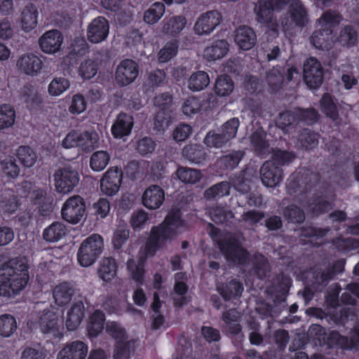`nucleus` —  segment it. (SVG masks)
<instances>
[{
    "label": "nucleus",
    "mask_w": 359,
    "mask_h": 359,
    "mask_svg": "<svg viewBox=\"0 0 359 359\" xmlns=\"http://www.w3.org/2000/svg\"><path fill=\"white\" fill-rule=\"evenodd\" d=\"M25 258H13L0 268V296L18 294L26 286L29 276Z\"/></svg>",
    "instance_id": "1"
},
{
    "label": "nucleus",
    "mask_w": 359,
    "mask_h": 359,
    "mask_svg": "<svg viewBox=\"0 0 359 359\" xmlns=\"http://www.w3.org/2000/svg\"><path fill=\"white\" fill-rule=\"evenodd\" d=\"M184 229L185 223L182 219L180 212H170L160 225L151 229L144 249L146 257L153 256Z\"/></svg>",
    "instance_id": "2"
},
{
    "label": "nucleus",
    "mask_w": 359,
    "mask_h": 359,
    "mask_svg": "<svg viewBox=\"0 0 359 359\" xmlns=\"http://www.w3.org/2000/svg\"><path fill=\"white\" fill-rule=\"evenodd\" d=\"M340 16L335 12L325 13L319 20L320 27L311 37V43L318 49H328L334 43L332 35V28L340 22Z\"/></svg>",
    "instance_id": "3"
},
{
    "label": "nucleus",
    "mask_w": 359,
    "mask_h": 359,
    "mask_svg": "<svg viewBox=\"0 0 359 359\" xmlns=\"http://www.w3.org/2000/svg\"><path fill=\"white\" fill-rule=\"evenodd\" d=\"M288 1L271 0V2H269L266 0H260L255 4L254 11L257 20L260 23L267 24V33L273 37L278 35V25L272 21L273 11L283 8L287 6Z\"/></svg>",
    "instance_id": "4"
},
{
    "label": "nucleus",
    "mask_w": 359,
    "mask_h": 359,
    "mask_svg": "<svg viewBox=\"0 0 359 359\" xmlns=\"http://www.w3.org/2000/svg\"><path fill=\"white\" fill-rule=\"evenodd\" d=\"M104 243L102 236L92 234L86 238L80 245L77 253V260L83 267L93 264L101 254Z\"/></svg>",
    "instance_id": "5"
},
{
    "label": "nucleus",
    "mask_w": 359,
    "mask_h": 359,
    "mask_svg": "<svg viewBox=\"0 0 359 359\" xmlns=\"http://www.w3.org/2000/svg\"><path fill=\"white\" fill-rule=\"evenodd\" d=\"M106 330L116 340L114 359H128L135 349V341L128 340L124 329L115 322H108Z\"/></svg>",
    "instance_id": "6"
},
{
    "label": "nucleus",
    "mask_w": 359,
    "mask_h": 359,
    "mask_svg": "<svg viewBox=\"0 0 359 359\" xmlns=\"http://www.w3.org/2000/svg\"><path fill=\"white\" fill-rule=\"evenodd\" d=\"M55 190L67 194L73 191L79 182L78 172L71 166L58 168L53 175Z\"/></svg>",
    "instance_id": "7"
},
{
    "label": "nucleus",
    "mask_w": 359,
    "mask_h": 359,
    "mask_svg": "<svg viewBox=\"0 0 359 359\" xmlns=\"http://www.w3.org/2000/svg\"><path fill=\"white\" fill-rule=\"evenodd\" d=\"M306 21V15L304 8L300 1L294 0L288 6L287 13L281 20V25L285 32L296 28L300 29Z\"/></svg>",
    "instance_id": "8"
},
{
    "label": "nucleus",
    "mask_w": 359,
    "mask_h": 359,
    "mask_svg": "<svg viewBox=\"0 0 359 359\" xmlns=\"http://www.w3.org/2000/svg\"><path fill=\"white\" fill-rule=\"evenodd\" d=\"M62 218L67 222L76 224L86 213V205L83 198L79 196L69 198L63 204L61 210Z\"/></svg>",
    "instance_id": "9"
},
{
    "label": "nucleus",
    "mask_w": 359,
    "mask_h": 359,
    "mask_svg": "<svg viewBox=\"0 0 359 359\" xmlns=\"http://www.w3.org/2000/svg\"><path fill=\"white\" fill-rule=\"evenodd\" d=\"M222 22V15L217 11H209L201 14L196 19L194 32L198 36L212 34Z\"/></svg>",
    "instance_id": "10"
},
{
    "label": "nucleus",
    "mask_w": 359,
    "mask_h": 359,
    "mask_svg": "<svg viewBox=\"0 0 359 359\" xmlns=\"http://www.w3.org/2000/svg\"><path fill=\"white\" fill-rule=\"evenodd\" d=\"M62 311L51 308L44 311L39 319V325L43 332L50 334L55 337L62 336V322L60 320Z\"/></svg>",
    "instance_id": "11"
},
{
    "label": "nucleus",
    "mask_w": 359,
    "mask_h": 359,
    "mask_svg": "<svg viewBox=\"0 0 359 359\" xmlns=\"http://www.w3.org/2000/svg\"><path fill=\"white\" fill-rule=\"evenodd\" d=\"M304 79L311 89H316L321 86L323 71L320 63L316 58L310 57L304 62Z\"/></svg>",
    "instance_id": "12"
},
{
    "label": "nucleus",
    "mask_w": 359,
    "mask_h": 359,
    "mask_svg": "<svg viewBox=\"0 0 359 359\" xmlns=\"http://www.w3.org/2000/svg\"><path fill=\"white\" fill-rule=\"evenodd\" d=\"M16 67L21 73L34 77L41 74L43 62L37 55L33 53H27L18 57Z\"/></svg>",
    "instance_id": "13"
},
{
    "label": "nucleus",
    "mask_w": 359,
    "mask_h": 359,
    "mask_svg": "<svg viewBox=\"0 0 359 359\" xmlns=\"http://www.w3.org/2000/svg\"><path fill=\"white\" fill-rule=\"evenodd\" d=\"M109 33V23L108 20L99 16L93 19L88 25L86 36L93 43H99L105 41Z\"/></svg>",
    "instance_id": "14"
},
{
    "label": "nucleus",
    "mask_w": 359,
    "mask_h": 359,
    "mask_svg": "<svg viewBox=\"0 0 359 359\" xmlns=\"http://www.w3.org/2000/svg\"><path fill=\"white\" fill-rule=\"evenodd\" d=\"M62 43V34L56 29L46 32L39 39L41 50L48 55H53L60 51Z\"/></svg>",
    "instance_id": "15"
},
{
    "label": "nucleus",
    "mask_w": 359,
    "mask_h": 359,
    "mask_svg": "<svg viewBox=\"0 0 359 359\" xmlns=\"http://www.w3.org/2000/svg\"><path fill=\"white\" fill-rule=\"evenodd\" d=\"M122 180V172L118 168H109L100 181L102 192L107 196L116 194L120 188Z\"/></svg>",
    "instance_id": "16"
},
{
    "label": "nucleus",
    "mask_w": 359,
    "mask_h": 359,
    "mask_svg": "<svg viewBox=\"0 0 359 359\" xmlns=\"http://www.w3.org/2000/svg\"><path fill=\"white\" fill-rule=\"evenodd\" d=\"M138 75L137 63L132 60H125L117 66L116 81L121 86H127L133 82Z\"/></svg>",
    "instance_id": "17"
},
{
    "label": "nucleus",
    "mask_w": 359,
    "mask_h": 359,
    "mask_svg": "<svg viewBox=\"0 0 359 359\" xmlns=\"http://www.w3.org/2000/svg\"><path fill=\"white\" fill-rule=\"evenodd\" d=\"M220 250L224 253L227 260H231L235 264H245L248 253L235 240L230 239L226 242L218 241Z\"/></svg>",
    "instance_id": "18"
},
{
    "label": "nucleus",
    "mask_w": 359,
    "mask_h": 359,
    "mask_svg": "<svg viewBox=\"0 0 359 359\" xmlns=\"http://www.w3.org/2000/svg\"><path fill=\"white\" fill-rule=\"evenodd\" d=\"M260 178L262 184L267 187H274L283 179L281 170L272 161H266L260 168Z\"/></svg>",
    "instance_id": "19"
},
{
    "label": "nucleus",
    "mask_w": 359,
    "mask_h": 359,
    "mask_svg": "<svg viewBox=\"0 0 359 359\" xmlns=\"http://www.w3.org/2000/svg\"><path fill=\"white\" fill-rule=\"evenodd\" d=\"M164 199V191L157 185L149 186L142 194V204L145 208L150 210L159 208Z\"/></svg>",
    "instance_id": "20"
},
{
    "label": "nucleus",
    "mask_w": 359,
    "mask_h": 359,
    "mask_svg": "<svg viewBox=\"0 0 359 359\" xmlns=\"http://www.w3.org/2000/svg\"><path fill=\"white\" fill-rule=\"evenodd\" d=\"M88 346L82 341H74L67 344L58 353L57 359H85Z\"/></svg>",
    "instance_id": "21"
},
{
    "label": "nucleus",
    "mask_w": 359,
    "mask_h": 359,
    "mask_svg": "<svg viewBox=\"0 0 359 359\" xmlns=\"http://www.w3.org/2000/svg\"><path fill=\"white\" fill-rule=\"evenodd\" d=\"M255 33L249 27H239L235 32L234 41L239 48L248 50L251 49L256 43Z\"/></svg>",
    "instance_id": "22"
},
{
    "label": "nucleus",
    "mask_w": 359,
    "mask_h": 359,
    "mask_svg": "<svg viewBox=\"0 0 359 359\" xmlns=\"http://www.w3.org/2000/svg\"><path fill=\"white\" fill-rule=\"evenodd\" d=\"M229 44L226 40L214 41L203 51V57L208 61H216L223 58L228 53Z\"/></svg>",
    "instance_id": "23"
},
{
    "label": "nucleus",
    "mask_w": 359,
    "mask_h": 359,
    "mask_svg": "<svg viewBox=\"0 0 359 359\" xmlns=\"http://www.w3.org/2000/svg\"><path fill=\"white\" fill-rule=\"evenodd\" d=\"M133 126V119L131 116L120 114L111 127V133L116 138H123L128 136Z\"/></svg>",
    "instance_id": "24"
},
{
    "label": "nucleus",
    "mask_w": 359,
    "mask_h": 359,
    "mask_svg": "<svg viewBox=\"0 0 359 359\" xmlns=\"http://www.w3.org/2000/svg\"><path fill=\"white\" fill-rule=\"evenodd\" d=\"M84 305L81 302L74 304L67 313L65 325L68 330H75L84 316Z\"/></svg>",
    "instance_id": "25"
},
{
    "label": "nucleus",
    "mask_w": 359,
    "mask_h": 359,
    "mask_svg": "<svg viewBox=\"0 0 359 359\" xmlns=\"http://www.w3.org/2000/svg\"><path fill=\"white\" fill-rule=\"evenodd\" d=\"M37 22V11L33 4H29L22 11L21 29L25 32H29L36 27Z\"/></svg>",
    "instance_id": "26"
},
{
    "label": "nucleus",
    "mask_w": 359,
    "mask_h": 359,
    "mask_svg": "<svg viewBox=\"0 0 359 359\" xmlns=\"http://www.w3.org/2000/svg\"><path fill=\"white\" fill-rule=\"evenodd\" d=\"M74 294L73 286L68 283H61L55 285L53 290V297L59 306L69 303Z\"/></svg>",
    "instance_id": "27"
},
{
    "label": "nucleus",
    "mask_w": 359,
    "mask_h": 359,
    "mask_svg": "<svg viewBox=\"0 0 359 359\" xmlns=\"http://www.w3.org/2000/svg\"><path fill=\"white\" fill-rule=\"evenodd\" d=\"M67 233L66 226L60 222H55L44 229L43 238L50 243H55L63 238Z\"/></svg>",
    "instance_id": "28"
},
{
    "label": "nucleus",
    "mask_w": 359,
    "mask_h": 359,
    "mask_svg": "<svg viewBox=\"0 0 359 359\" xmlns=\"http://www.w3.org/2000/svg\"><path fill=\"white\" fill-rule=\"evenodd\" d=\"M99 146V135L95 130L79 131L78 147L85 151H90Z\"/></svg>",
    "instance_id": "29"
},
{
    "label": "nucleus",
    "mask_w": 359,
    "mask_h": 359,
    "mask_svg": "<svg viewBox=\"0 0 359 359\" xmlns=\"http://www.w3.org/2000/svg\"><path fill=\"white\" fill-rule=\"evenodd\" d=\"M331 343L339 346L343 348L359 349V327L356 328L354 334L348 340L346 337L337 332H332L330 336Z\"/></svg>",
    "instance_id": "30"
},
{
    "label": "nucleus",
    "mask_w": 359,
    "mask_h": 359,
    "mask_svg": "<svg viewBox=\"0 0 359 359\" xmlns=\"http://www.w3.org/2000/svg\"><path fill=\"white\" fill-rule=\"evenodd\" d=\"M16 112L10 104H0V130L12 128L15 122Z\"/></svg>",
    "instance_id": "31"
},
{
    "label": "nucleus",
    "mask_w": 359,
    "mask_h": 359,
    "mask_svg": "<svg viewBox=\"0 0 359 359\" xmlns=\"http://www.w3.org/2000/svg\"><path fill=\"white\" fill-rule=\"evenodd\" d=\"M116 264L114 259L104 258L100 262L98 276L102 280L110 282L116 277Z\"/></svg>",
    "instance_id": "32"
},
{
    "label": "nucleus",
    "mask_w": 359,
    "mask_h": 359,
    "mask_svg": "<svg viewBox=\"0 0 359 359\" xmlns=\"http://www.w3.org/2000/svg\"><path fill=\"white\" fill-rule=\"evenodd\" d=\"M186 24V18L181 15L165 18L162 31L165 34L175 35L182 32Z\"/></svg>",
    "instance_id": "33"
},
{
    "label": "nucleus",
    "mask_w": 359,
    "mask_h": 359,
    "mask_svg": "<svg viewBox=\"0 0 359 359\" xmlns=\"http://www.w3.org/2000/svg\"><path fill=\"white\" fill-rule=\"evenodd\" d=\"M70 81L67 78L55 76L48 83L47 93L50 97H59L70 88Z\"/></svg>",
    "instance_id": "34"
},
{
    "label": "nucleus",
    "mask_w": 359,
    "mask_h": 359,
    "mask_svg": "<svg viewBox=\"0 0 359 359\" xmlns=\"http://www.w3.org/2000/svg\"><path fill=\"white\" fill-rule=\"evenodd\" d=\"M104 315L100 311H95L89 318L87 330L90 337L97 336L103 330Z\"/></svg>",
    "instance_id": "35"
},
{
    "label": "nucleus",
    "mask_w": 359,
    "mask_h": 359,
    "mask_svg": "<svg viewBox=\"0 0 359 359\" xmlns=\"http://www.w3.org/2000/svg\"><path fill=\"white\" fill-rule=\"evenodd\" d=\"M127 269L133 280L138 283H143L144 269L141 259L130 258L127 262Z\"/></svg>",
    "instance_id": "36"
},
{
    "label": "nucleus",
    "mask_w": 359,
    "mask_h": 359,
    "mask_svg": "<svg viewBox=\"0 0 359 359\" xmlns=\"http://www.w3.org/2000/svg\"><path fill=\"white\" fill-rule=\"evenodd\" d=\"M18 206V200L11 191H5L0 195V210L13 214L17 210Z\"/></svg>",
    "instance_id": "37"
},
{
    "label": "nucleus",
    "mask_w": 359,
    "mask_h": 359,
    "mask_svg": "<svg viewBox=\"0 0 359 359\" xmlns=\"http://www.w3.org/2000/svg\"><path fill=\"white\" fill-rule=\"evenodd\" d=\"M210 83L208 74L203 71L193 73L189 77L188 87L192 91H200L206 88Z\"/></svg>",
    "instance_id": "38"
},
{
    "label": "nucleus",
    "mask_w": 359,
    "mask_h": 359,
    "mask_svg": "<svg viewBox=\"0 0 359 359\" xmlns=\"http://www.w3.org/2000/svg\"><path fill=\"white\" fill-rule=\"evenodd\" d=\"M266 133L262 128L257 129L252 135L250 141L255 151L259 154H264L268 150L269 144L266 140Z\"/></svg>",
    "instance_id": "39"
},
{
    "label": "nucleus",
    "mask_w": 359,
    "mask_h": 359,
    "mask_svg": "<svg viewBox=\"0 0 359 359\" xmlns=\"http://www.w3.org/2000/svg\"><path fill=\"white\" fill-rule=\"evenodd\" d=\"M203 102L204 100H201L200 98L195 97L187 98L182 107L184 114L191 117L201 112L202 110L206 108Z\"/></svg>",
    "instance_id": "40"
},
{
    "label": "nucleus",
    "mask_w": 359,
    "mask_h": 359,
    "mask_svg": "<svg viewBox=\"0 0 359 359\" xmlns=\"http://www.w3.org/2000/svg\"><path fill=\"white\" fill-rule=\"evenodd\" d=\"M175 175L182 182L185 184H195L202 177V174L199 170L184 167L179 168Z\"/></svg>",
    "instance_id": "41"
},
{
    "label": "nucleus",
    "mask_w": 359,
    "mask_h": 359,
    "mask_svg": "<svg viewBox=\"0 0 359 359\" xmlns=\"http://www.w3.org/2000/svg\"><path fill=\"white\" fill-rule=\"evenodd\" d=\"M15 318L10 314L0 316V335L4 337H9L17 330Z\"/></svg>",
    "instance_id": "42"
},
{
    "label": "nucleus",
    "mask_w": 359,
    "mask_h": 359,
    "mask_svg": "<svg viewBox=\"0 0 359 359\" xmlns=\"http://www.w3.org/2000/svg\"><path fill=\"white\" fill-rule=\"evenodd\" d=\"M109 159L110 156L107 151H95L93 154L90 159V168L95 172L102 171L109 164Z\"/></svg>",
    "instance_id": "43"
},
{
    "label": "nucleus",
    "mask_w": 359,
    "mask_h": 359,
    "mask_svg": "<svg viewBox=\"0 0 359 359\" xmlns=\"http://www.w3.org/2000/svg\"><path fill=\"white\" fill-rule=\"evenodd\" d=\"M20 97L30 110L36 109L42 102L40 95L29 86H24L21 89Z\"/></svg>",
    "instance_id": "44"
},
{
    "label": "nucleus",
    "mask_w": 359,
    "mask_h": 359,
    "mask_svg": "<svg viewBox=\"0 0 359 359\" xmlns=\"http://www.w3.org/2000/svg\"><path fill=\"white\" fill-rule=\"evenodd\" d=\"M164 13L165 6L162 3L156 2L145 11L144 20L147 24H155L163 17Z\"/></svg>",
    "instance_id": "45"
},
{
    "label": "nucleus",
    "mask_w": 359,
    "mask_h": 359,
    "mask_svg": "<svg viewBox=\"0 0 359 359\" xmlns=\"http://www.w3.org/2000/svg\"><path fill=\"white\" fill-rule=\"evenodd\" d=\"M178 41L172 39L167 42L158 53V60L159 62H167L173 58L177 53Z\"/></svg>",
    "instance_id": "46"
},
{
    "label": "nucleus",
    "mask_w": 359,
    "mask_h": 359,
    "mask_svg": "<svg viewBox=\"0 0 359 359\" xmlns=\"http://www.w3.org/2000/svg\"><path fill=\"white\" fill-rule=\"evenodd\" d=\"M17 156L20 162L27 168L32 167L37 160L36 152L27 146L20 147L17 150Z\"/></svg>",
    "instance_id": "47"
},
{
    "label": "nucleus",
    "mask_w": 359,
    "mask_h": 359,
    "mask_svg": "<svg viewBox=\"0 0 359 359\" xmlns=\"http://www.w3.org/2000/svg\"><path fill=\"white\" fill-rule=\"evenodd\" d=\"M87 108V100L85 97L80 94L73 95L68 104V111L72 115H80L83 113Z\"/></svg>",
    "instance_id": "48"
},
{
    "label": "nucleus",
    "mask_w": 359,
    "mask_h": 359,
    "mask_svg": "<svg viewBox=\"0 0 359 359\" xmlns=\"http://www.w3.org/2000/svg\"><path fill=\"white\" fill-rule=\"evenodd\" d=\"M233 88L232 80L226 75L218 77L215 84V93L222 97L230 95Z\"/></svg>",
    "instance_id": "49"
},
{
    "label": "nucleus",
    "mask_w": 359,
    "mask_h": 359,
    "mask_svg": "<svg viewBox=\"0 0 359 359\" xmlns=\"http://www.w3.org/2000/svg\"><path fill=\"white\" fill-rule=\"evenodd\" d=\"M0 165L1 171L6 177L14 179L20 175V169L14 157H6L1 161Z\"/></svg>",
    "instance_id": "50"
},
{
    "label": "nucleus",
    "mask_w": 359,
    "mask_h": 359,
    "mask_svg": "<svg viewBox=\"0 0 359 359\" xmlns=\"http://www.w3.org/2000/svg\"><path fill=\"white\" fill-rule=\"evenodd\" d=\"M320 109L333 121H336L338 117L336 105L328 93L323 95L320 100Z\"/></svg>",
    "instance_id": "51"
},
{
    "label": "nucleus",
    "mask_w": 359,
    "mask_h": 359,
    "mask_svg": "<svg viewBox=\"0 0 359 359\" xmlns=\"http://www.w3.org/2000/svg\"><path fill=\"white\" fill-rule=\"evenodd\" d=\"M357 33L350 26H346L340 32L337 38L339 43L344 46L351 47L357 42Z\"/></svg>",
    "instance_id": "52"
},
{
    "label": "nucleus",
    "mask_w": 359,
    "mask_h": 359,
    "mask_svg": "<svg viewBox=\"0 0 359 359\" xmlns=\"http://www.w3.org/2000/svg\"><path fill=\"white\" fill-rule=\"evenodd\" d=\"M223 319L226 324V330L231 333H238L241 331L240 325L238 323L239 314L236 310H229L223 315Z\"/></svg>",
    "instance_id": "53"
},
{
    "label": "nucleus",
    "mask_w": 359,
    "mask_h": 359,
    "mask_svg": "<svg viewBox=\"0 0 359 359\" xmlns=\"http://www.w3.org/2000/svg\"><path fill=\"white\" fill-rule=\"evenodd\" d=\"M238 126V119L232 118L223 125L219 133L222 135V138L227 143L229 141L236 137Z\"/></svg>",
    "instance_id": "54"
},
{
    "label": "nucleus",
    "mask_w": 359,
    "mask_h": 359,
    "mask_svg": "<svg viewBox=\"0 0 359 359\" xmlns=\"http://www.w3.org/2000/svg\"><path fill=\"white\" fill-rule=\"evenodd\" d=\"M230 185L226 182L217 184L205 191L207 198H219L229 194Z\"/></svg>",
    "instance_id": "55"
},
{
    "label": "nucleus",
    "mask_w": 359,
    "mask_h": 359,
    "mask_svg": "<svg viewBox=\"0 0 359 359\" xmlns=\"http://www.w3.org/2000/svg\"><path fill=\"white\" fill-rule=\"evenodd\" d=\"M217 289L226 299L241 296L243 290L240 283L235 280L231 281L225 287H218Z\"/></svg>",
    "instance_id": "56"
},
{
    "label": "nucleus",
    "mask_w": 359,
    "mask_h": 359,
    "mask_svg": "<svg viewBox=\"0 0 359 359\" xmlns=\"http://www.w3.org/2000/svg\"><path fill=\"white\" fill-rule=\"evenodd\" d=\"M22 187L25 191L27 192L25 196L34 204L39 203L45 196V191L43 190L32 185L29 182H25Z\"/></svg>",
    "instance_id": "57"
},
{
    "label": "nucleus",
    "mask_w": 359,
    "mask_h": 359,
    "mask_svg": "<svg viewBox=\"0 0 359 359\" xmlns=\"http://www.w3.org/2000/svg\"><path fill=\"white\" fill-rule=\"evenodd\" d=\"M97 64L92 60H87L81 62L79 67V75L84 79H90L96 75Z\"/></svg>",
    "instance_id": "58"
},
{
    "label": "nucleus",
    "mask_w": 359,
    "mask_h": 359,
    "mask_svg": "<svg viewBox=\"0 0 359 359\" xmlns=\"http://www.w3.org/2000/svg\"><path fill=\"white\" fill-rule=\"evenodd\" d=\"M129 236V231L126 224H122L118 226L114 233L112 243L115 248L119 249L128 240Z\"/></svg>",
    "instance_id": "59"
},
{
    "label": "nucleus",
    "mask_w": 359,
    "mask_h": 359,
    "mask_svg": "<svg viewBox=\"0 0 359 359\" xmlns=\"http://www.w3.org/2000/svg\"><path fill=\"white\" fill-rule=\"evenodd\" d=\"M184 155L191 161L195 163H201L205 160L203 152L196 146H189L184 149Z\"/></svg>",
    "instance_id": "60"
},
{
    "label": "nucleus",
    "mask_w": 359,
    "mask_h": 359,
    "mask_svg": "<svg viewBox=\"0 0 359 359\" xmlns=\"http://www.w3.org/2000/svg\"><path fill=\"white\" fill-rule=\"evenodd\" d=\"M14 26L8 18L0 20V40L8 41L14 35Z\"/></svg>",
    "instance_id": "61"
},
{
    "label": "nucleus",
    "mask_w": 359,
    "mask_h": 359,
    "mask_svg": "<svg viewBox=\"0 0 359 359\" xmlns=\"http://www.w3.org/2000/svg\"><path fill=\"white\" fill-rule=\"evenodd\" d=\"M95 215L101 219L105 218L110 211V204L108 200L100 198L93 205Z\"/></svg>",
    "instance_id": "62"
},
{
    "label": "nucleus",
    "mask_w": 359,
    "mask_h": 359,
    "mask_svg": "<svg viewBox=\"0 0 359 359\" xmlns=\"http://www.w3.org/2000/svg\"><path fill=\"white\" fill-rule=\"evenodd\" d=\"M209 214L211 219L217 223H222L228 221L233 217L231 212H227L223 208H212L210 210Z\"/></svg>",
    "instance_id": "63"
},
{
    "label": "nucleus",
    "mask_w": 359,
    "mask_h": 359,
    "mask_svg": "<svg viewBox=\"0 0 359 359\" xmlns=\"http://www.w3.org/2000/svg\"><path fill=\"white\" fill-rule=\"evenodd\" d=\"M192 133V128L188 124H180L173 131V139L177 142H182Z\"/></svg>",
    "instance_id": "64"
}]
</instances>
